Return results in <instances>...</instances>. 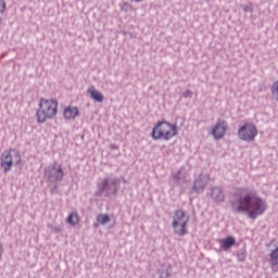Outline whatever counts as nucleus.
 Masks as SVG:
<instances>
[{
    "label": "nucleus",
    "mask_w": 278,
    "mask_h": 278,
    "mask_svg": "<svg viewBox=\"0 0 278 278\" xmlns=\"http://www.w3.org/2000/svg\"><path fill=\"white\" fill-rule=\"evenodd\" d=\"M238 137L244 142H253L257 137V127L253 124H245L241 126L238 130Z\"/></svg>",
    "instance_id": "6e6552de"
},
{
    "label": "nucleus",
    "mask_w": 278,
    "mask_h": 278,
    "mask_svg": "<svg viewBox=\"0 0 278 278\" xmlns=\"http://www.w3.org/2000/svg\"><path fill=\"white\" fill-rule=\"evenodd\" d=\"M112 149H118V147H116V146H112Z\"/></svg>",
    "instance_id": "393cba45"
},
{
    "label": "nucleus",
    "mask_w": 278,
    "mask_h": 278,
    "mask_svg": "<svg viewBox=\"0 0 278 278\" xmlns=\"http://www.w3.org/2000/svg\"><path fill=\"white\" fill-rule=\"evenodd\" d=\"M66 223L68 225H72V227H75V225H79V214L77 213H71L67 216Z\"/></svg>",
    "instance_id": "dca6fc26"
},
{
    "label": "nucleus",
    "mask_w": 278,
    "mask_h": 278,
    "mask_svg": "<svg viewBox=\"0 0 278 278\" xmlns=\"http://www.w3.org/2000/svg\"><path fill=\"white\" fill-rule=\"evenodd\" d=\"M21 164V153L16 150L4 151L0 156V166L4 173H10L12 166H18Z\"/></svg>",
    "instance_id": "423d86ee"
},
{
    "label": "nucleus",
    "mask_w": 278,
    "mask_h": 278,
    "mask_svg": "<svg viewBox=\"0 0 278 278\" xmlns=\"http://www.w3.org/2000/svg\"><path fill=\"white\" fill-rule=\"evenodd\" d=\"M230 205L235 214L245 213L251 220H255L257 216H263L268 207L266 201L253 192L238 195L230 201Z\"/></svg>",
    "instance_id": "f257e3e1"
},
{
    "label": "nucleus",
    "mask_w": 278,
    "mask_h": 278,
    "mask_svg": "<svg viewBox=\"0 0 278 278\" xmlns=\"http://www.w3.org/2000/svg\"><path fill=\"white\" fill-rule=\"evenodd\" d=\"M207 184H210V175L200 174L199 177L193 182L194 192L202 193L207 188Z\"/></svg>",
    "instance_id": "9d476101"
},
{
    "label": "nucleus",
    "mask_w": 278,
    "mask_h": 278,
    "mask_svg": "<svg viewBox=\"0 0 278 278\" xmlns=\"http://www.w3.org/2000/svg\"><path fill=\"white\" fill-rule=\"evenodd\" d=\"M63 115L66 121L77 118V116H79V109L77 106H67L64 110Z\"/></svg>",
    "instance_id": "4468645a"
},
{
    "label": "nucleus",
    "mask_w": 278,
    "mask_h": 278,
    "mask_svg": "<svg viewBox=\"0 0 278 278\" xmlns=\"http://www.w3.org/2000/svg\"><path fill=\"white\" fill-rule=\"evenodd\" d=\"M137 3H140L141 1H144V0H135Z\"/></svg>",
    "instance_id": "b1692460"
},
{
    "label": "nucleus",
    "mask_w": 278,
    "mask_h": 278,
    "mask_svg": "<svg viewBox=\"0 0 278 278\" xmlns=\"http://www.w3.org/2000/svg\"><path fill=\"white\" fill-rule=\"evenodd\" d=\"M270 263H271V270L274 273H277V266H278V247L276 249H274L270 254Z\"/></svg>",
    "instance_id": "2eb2a0df"
},
{
    "label": "nucleus",
    "mask_w": 278,
    "mask_h": 278,
    "mask_svg": "<svg viewBox=\"0 0 278 278\" xmlns=\"http://www.w3.org/2000/svg\"><path fill=\"white\" fill-rule=\"evenodd\" d=\"M43 177L50 184H58V181L64 179V169L62 168V165L52 163L45 168Z\"/></svg>",
    "instance_id": "0eeeda50"
},
{
    "label": "nucleus",
    "mask_w": 278,
    "mask_h": 278,
    "mask_svg": "<svg viewBox=\"0 0 278 278\" xmlns=\"http://www.w3.org/2000/svg\"><path fill=\"white\" fill-rule=\"evenodd\" d=\"M2 252H3V248H1V245H0V255H1Z\"/></svg>",
    "instance_id": "5701e85b"
},
{
    "label": "nucleus",
    "mask_w": 278,
    "mask_h": 278,
    "mask_svg": "<svg viewBox=\"0 0 278 278\" xmlns=\"http://www.w3.org/2000/svg\"><path fill=\"white\" fill-rule=\"evenodd\" d=\"M39 110L36 112L37 123H45L56 116L58 100L41 99L39 102Z\"/></svg>",
    "instance_id": "7ed1b4c3"
},
{
    "label": "nucleus",
    "mask_w": 278,
    "mask_h": 278,
    "mask_svg": "<svg viewBox=\"0 0 278 278\" xmlns=\"http://www.w3.org/2000/svg\"><path fill=\"white\" fill-rule=\"evenodd\" d=\"M97 222L99 225H108L110 222V215L100 214L97 216Z\"/></svg>",
    "instance_id": "f3484780"
},
{
    "label": "nucleus",
    "mask_w": 278,
    "mask_h": 278,
    "mask_svg": "<svg viewBox=\"0 0 278 278\" xmlns=\"http://www.w3.org/2000/svg\"><path fill=\"white\" fill-rule=\"evenodd\" d=\"M271 94L276 101H278V80L271 86Z\"/></svg>",
    "instance_id": "a211bd4d"
},
{
    "label": "nucleus",
    "mask_w": 278,
    "mask_h": 278,
    "mask_svg": "<svg viewBox=\"0 0 278 278\" xmlns=\"http://www.w3.org/2000/svg\"><path fill=\"white\" fill-rule=\"evenodd\" d=\"M227 122L219 119L211 132L214 140H223V138H225V134H227Z\"/></svg>",
    "instance_id": "1a4fd4ad"
},
{
    "label": "nucleus",
    "mask_w": 278,
    "mask_h": 278,
    "mask_svg": "<svg viewBox=\"0 0 278 278\" xmlns=\"http://www.w3.org/2000/svg\"><path fill=\"white\" fill-rule=\"evenodd\" d=\"M208 194L214 203H223L225 201V192L220 187H211Z\"/></svg>",
    "instance_id": "9b49d317"
},
{
    "label": "nucleus",
    "mask_w": 278,
    "mask_h": 278,
    "mask_svg": "<svg viewBox=\"0 0 278 278\" xmlns=\"http://www.w3.org/2000/svg\"><path fill=\"white\" fill-rule=\"evenodd\" d=\"M245 257H247V254H244V252L238 254V261L239 262H244Z\"/></svg>",
    "instance_id": "4be33fe9"
},
{
    "label": "nucleus",
    "mask_w": 278,
    "mask_h": 278,
    "mask_svg": "<svg viewBox=\"0 0 278 278\" xmlns=\"http://www.w3.org/2000/svg\"><path fill=\"white\" fill-rule=\"evenodd\" d=\"M87 92L93 99V101H97L98 103H103L105 97L103 96V93H101V91L97 90L94 86L89 87Z\"/></svg>",
    "instance_id": "ddd939ff"
},
{
    "label": "nucleus",
    "mask_w": 278,
    "mask_h": 278,
    "mask_svg": "<svg viewBox=\"0 0 278 278\" xmlns=\"http://www.w3.org/2000/svg\"><path fill=\"white\" fill-rule=\"evenodd\" d=\"M218 244L222 251H229L232 247H236V237L228 236L224 239L218 240Z\"/></svg>",
    "instance_id": "f8f14e48"
},
{
    "label": "nucleus",
    "mask_w": 278,
    "mask_h": 278,
    "mask_svg": "<svg viewBox=\"0 0 278 278\" xmlns=\"http://www.w3.org/2000/svg\"><path fill=\"white\" fill-rule=\"evenodd\" d=\"M121 179L116 176H108L98 182V191L96 192L97 197H112L118 192V185Z\"/></svg>",
    "instance_id": "20e7f679"
},
{
    "label": "nucleus",
    "mask_w": 278,
    "mask_h": 278,
    "mask_svg": "<svg viewBox=\"0 0 278 278\" xmlns=\"http://www.w3.org/2000/svg\"><path fill=\"white\" fill-rule=\"evenodd\" d=\"M63 229L64 228L62 227V225H59L56 227H51V230L54 231V233H62Z\"/></svg>",
    "instance_id": "6ab92c4d"
},
{
    "label": "nucleus",
    "mask_w": 278,
    "mask_h": 278,
    "mask_svg": "<svg viewBox=\"0 0 278 278\" xmlns=\"http://www.w3.org/2000/svg\"><path fill=\"white\" fill-rule=\"evenodd\" d=\"M181 175V170H178L176 173H173V179H175V181H179V176Z\"/></svg>",
    "instance_id": "412c9836"
},
{
    "label": "nucleus",
    "mask_w": 278,
    "mask_h": 278,
    "mask_svg": "<svg viewBox=\"0 0 278 278\" xmlns=\"http://www.w3.org/2000/svg\"><path fill=\"white\" fill-rule=\"evenodd\" d=\"M188 223H190V216L186 214V211L176 210L174 212L172 227L176 236H188Z\"/></svg>",
    "instance_id": "39448f33"
},
{
    "label": "nucleus",
    "mask_w": 278,
    "mask_h": 278,
    "mask_svg": "<svg viewBox=\"0 0 278 278\" xmlns=\"http://www.w3.org/2000/svg\"><path fill=\"white\" fill-rule=\"evenodd\" d=\"M179 134L177 124H170L168 122H159L152 129L153 140H172Z\"/></svg>",
    "instance_id": "f03ea898"
},
{
    "label": "nucleus",
    "mask_w": 278,
    "mask_h": 278,
    "mask_svg": "<svg viewBox=\"0 0 278 278\" xmlns=\"http://www.w3.org/2000/svg\"><path fill=\"white\" fill-rule=\"evenodd\" d=\"M182 97L185 99H192V91L187 90L185 93H182Z\"/></svg>",
    "instance_id": "aec40b11"
}]
</instances>
